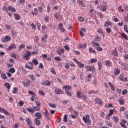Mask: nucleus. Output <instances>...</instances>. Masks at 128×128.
<instances>
[{
    "label": "nucleus",
    "instance_id": "de8ad7c7",
    "mask_svg": "<svg viewBox=\"0 0 128 128\" xmlns=\"http://www.w3.org/2000/svg\"><path fill=\"white\" fill-rule=\"evenodd\" d=\"M92 44H93V46L94 48H96V46H97V48L98 46H100V44L99 43H94V42H92Z\"/></svg>",
    "mask_w": 128,
    "mask_h": 128
},
{
    "label": "nucleus",
    "instance_id": "a878e982",
    "mask_svg": "<svg viewBox=\"0 0 128 128\" xmlns=\"http://www.w3.org/2000/svg\"><path fill=\"white\" fill-rule=\"evenodd\" d=\"M42 30L43 34H46V32L48 30V27L46 25H44L42 26Z\"/></svg>",
    "mask_w": 128,
    "mask_h": 128
},
{
    "label": "nucleus",
    "instance_id": "9d476101",
    "mask_svg": "<svg viewBox=\"0 0 128 128\" xmlns=\"http://www.w3.org/2000/svg\"><path fill=\"white\" fill-rule=\"evenodd\" d=\"M54 16L57 20H62V16L60 14H54Z\"/></svg>",
    "mask_w": 128,
    "mask_h": 128
},
{
    "label": "nucleus",
    "instance_id": "473e14b6",
    "mask_svg": "<svg viewBox=\"0 0 128 128\" xmlns=\"http://www.w3.org/2000/svg\"><path fill=\"white\" fill-rule=\"evenodd\" d=\"M18 93V88H15L12 92V94H17Z\"/></svg>",
    "mask_w": 128,
    "mask_h": 128
},
{
    "label": "nucleus",
    "instance_id": "f257e3e1",
    "mask_svg": "<svg viewBox=\"0 0 128 128\" xmlns=\"http://www.w3.org/2000/svg\"><path fill=\"white\" fill-rule=\"evenodd\" d=\"M83 120L85 124H88L89 126H92V120H90V116L87 114L83 117Z\"/></svg>",
    "mask_w": 128,
    "mask_h": 128
},
{
    "label": "nucleus",
    "instance_id": "72a5a7b5",
    "mask_svg": "<svg viewBox=\"0 0 128 128\" xmlns=\"http://www.w3.org/2000/svg\"><path fill=\"white\" fill-rule=\"evenodd\" d=\"M98 34H102L103 36V38H105L106 36L104 35V33L102 30L98 29Z\"/></svg>",
    "mask_w": 128,
    "mask_h": 128
},
{
    "label": "nucleus",
    "instance_id": "bb28decb",
    "mask_svg": "<svg viewBox=\"0 0 128 128\" xmlns=\"http://www.w3.org/2000/svg\"><path fill=\"white\" fill-rule=\"evenodd\" d=\"M114 76H118V74H120V70L118 68H116L114 70Z\"/></svg>",
    "mask_w": 128,
    "mask_h": 128
},
{
    "label": "nucleus",
    "instance_id": "c85d7f7f",
    "mask_svg": "<svg viewBox=\"0 0 128 128\" xmlns=\"http://www.w3.org/2000/svg\"><path fill=\"white\" fill-rule=\"evenodd\" d=\"M106 10H108V8H106V6H101L100 10L102 12H106Z\"/></svg>",
    "mask_w": 128,
    "mask_h": 128
},
{
    "label": "nucleus",
    "instance_id": "dca6fc26",
    "mask_svg": "<svg viewBox=\"0 0 128 128\" xmlns=\"http://www.w3.org/2000/svg\"><path fill=\"white\" fill-rule=\"evenodd\" d=\"M8 10H10V12H16V8H14L12 6H10L8 8Z\"/></svg>",
    "mask_w": 128,
    "mask_h": 128
},
{
    "label": "nucleus",
    "instance_id": "603ef678",
    "mask_svg": "<svg viewBox=\"0 0 128 128\" xmlns=\"http://www.w3.org/2000/svg\"><path fill=\"white\" fill-rule=\"evenodd\" d=\"M113 118L116 124H118V122H120V119H118V118L117 117H113Z\"/></svg>",
    "mask_w": 128,
    "mask_h": 128
},
{
    "label": "nucleus",
    "instance_id": "6e6552de",
    "mask_svg": "<svg viewBox=\"0 0 128 128\" xmlns=\"http://www.w3.org/2000/svg\"><path fill=\"white\" fill-rule=\"evenodd\" d=\"M118 102L120 103V106H124L126 104V101L124 100V97H120V98L118 100Z\"/></svg>",
    "mask_w": 128,
    "mask_h": 128
},
{
    "label": "nucleus",
    "instance_id": "2f4dec72",
    "mask_svg": "<svg viewBox=\"0 0 128 128\" xmlns=\"http://www.w3.org/2000/svg\"><path fill=\"white\" fill-rule=\"evenodd\" d=\"M4 86L6 88H8V90H10V88H11L10 84L8 83H5Z\"/></svg>",
    "mask_w": 128,
    "mask_h": 128
},
{
    "label": "nucleus",
    "instance_id": "f704fd0d",
    "mask_svg": "<svg viewBox=\"0 0 128 128\" xmlns=\"http://www.w3.org/2000/svg\"><path fill=\"white\" fill-rule=\"evenodd\" d=\"M80 48H86V46H88V44H84L83 45H79Z\"/></svg>",
    "mask_w": 128,
    "mask_h": 128
},
{
    "label": "nucleus",
    "instance_id": "c756f323",
    "mask_svg": "<svg viewBox=\"0 0 128 128\" xmlns=\"http://www.w3.org/2000/svg\"><path fill=\"white\" fill-rule=\"evenodd\" d=\"M32 62L34 64V66H38V64H39L38 60L36 59H34L32 60Z\"/></svg>",
    "mask_w": 128,
    "mask_h": 128
},
{
    "label": "nucleus",
    "instance_id": "49530a36",
    "mask_svg": "<svg viewBox=\"0 0 128 128\" xmlns=\"http://www.w3.org/2000/svg\"><path fill=\"white\" fill-rule=\"evenodd\" d=\"M91 64H96V62H98V60L97 59H92L90 60Z\"/></svg>",
    "mask_w": 128,
    "mask_h": 128
},
{
    "label": "nucleus",
    "instance_id": "ddd939ff",
    "mask_svg": "<svg viewBox=\"0 0 128 128\" xmlns=\"http://www.w3.org/2000/svg\"><path fill=\"white\" fill-rule=\"evenodd\" d=\"M29 64L32 66V67L28 66V65L26 64V68H28V70H34V64L32 62H30Z\"/></svg>",
    "mask_w": 128,
    "mask_h": 128
},
{
    "label": "nucleus",
    "instance_id": "052dcab7",
    "mask_svg": "<svg viewBox=\"0 0 128 128\" xmlns=\"http://www.w3.org/2000/svg\"><path fill=\"white\" fill-rule=\"evenodd\" d=\"M96 50H98V52H102L104 50V49H102V48H100V47H96Z\"/></svg>",
    "mask_w": 128,
    "mask_h": 128
},
{
    "label": "nucleus",
    "instance_id": "5fc2aeb1",
    "mask_svg": "<svg viewBox=\"0 0 128 128\" xmlns=\"http://www.w3.org/2000/svg\"><path fill=\"white\" fill-rule=\"evenodd\" d=\"M7 64H8V68H12V66H14V64L10 63V62H8Z\"/></svg>",
    "mask_w": 128,
    "mask_h": 128
},
{
    "label": "nucleus",
    "instance_id": "9b49d317",
    "mask_svg": "<svg viewBox=\"0 0 128 128\" xmlns=\"http://www.w3.org/2000/svg\"><path fill=\"white\" fill-rule=\"evenodd\" d=\"M35 116H36L38 120H42V114L40 112H37L36 114H35Z\"/></svg>",
    "mask_w": 128,
    "mask_h": 128
},
{
    "label": "nucleus",
    "instance_id": "5701e85b",
    "mask_svg": "<svg viewBox=\"0 0 128 128\" xmlns=\"http://www.w3.org/2000/svg\"><path fill=\"white\" fill-rule=\"evenodd\" d=\"M44 114L45 115V116H46L47 120H50V113H48V112L46 111L44 113Z\"/></svg>",
    "mask_w": 128,
    "mask_h": 128
},
{
    "label": "nucleus",
    "instance_id": "13d9d810",
    "mask_svg": "<svg viewBox=\"0 0 128 128\" xmlns=\"http://www.w3.org/2000/svg\"><path fill=\"white\" fill-rule=\"evenodd\" d=\"M78 66L79 68H84V64H82V62H80V64H78Z\"/></svg>",
    "mask_w": 128,
    "mask_h": 128
},
{
    "label": "nucleus",
    "instance_id": "4d7b16f0",
    "mask_svg": "<svg viewBox=\"0 0 128 128\" xmlns=\"http://www.w3.org/2000/svg\"><path fill=\"white\" fill-rule=\"evenodd\" d=\"M40 68L44 70V64L42 63L40 64Z\"/></svg>",
    "mask_w": 128,
    "mask_h": 128
},
{
    "label": "nucleus",
    "instance_id": "f3484780",
    "mask_svg": "<svg viewBox=\"0 0 128 128\" xmlns=\"http://www.w3.org/2000/svg\"><path fill=\"white\" fill-rule=\"evenodd\" d=\"M58 56H62V54H64V49L62 48L58 50Z\"/></svg>",
    "mask_w": 128,
    "mask_h": 128
},
{
    "label": "nucleus",
    "instance_id": "6ab92c4d",
    "mask_svg": "<svg viewBox=\"0 0 128 128\" xmlns=\"http://www.w3.org/2000/svg\"><path fill=\"white\" fill-rule=\"evenodd\" d=\"M76 98H78L82 99L84 98V95L82 94V92H78Z\"/></svg>",
    "mask_w": 128,
    "mask_h": 128
},
{
    "label": "nucleus",
    "instance_id": "4c0bfd02",
    "mask_svg": "<svg viewBox=\"0 0 128 128\" xmlns=\"http://www.w3.org/2000/svg\"><path fill=\"white\" fill-rule=\"evenodd\" d=\"M118 12H124V10L122 8V6H120L118 8Z\"/></svg>",
    "mask_w": 128,
    "mask_h": 128
},
{
    "label": "nucleus",
    "instance_id": "20e7f679",
    "mask_svg": "<svg viewBox=\"0 0 128 128\" xmlns=\"http://www.w3.org/2000/svg\"><path fill=\"white\" fill-rule=\"evenodd\" d=\"M32 56V52H28L24 56V58L26 60H30V56Z\"/></svg>",
    "mask_w": 128,
    "mask_h": 128
},
{
    "label": "nucleus",
    "instance_id": "4468645a",
    "mask_svg": "<svg viewBox=\"0 0 128 128\" xmlns=\"http://www.w3.org/2000/svg\"><path fill=\"white\" fill-rule=\"evenodd\" d=\"M30 84H32L30 80H27L24 82V86L26 88H28V86H30Z\"/></svg>",
    "mask_w": 128,
    "mask_h": 128
},
{
    "label": "nucleus",
    "instance_id": "1a4fd4ad",
    "mask_svg": "<svg viewBox=\"0 0 128 128\" xmlns=\"http://www.w3.org/2000/svg\"><path fill=\"white\" fill-rule=\"evenodd\" d=\"M95 102L97 104H100V106H102L104 104V102H102V100L100 98H96Z\"/></svg>",
    "mask_w": 128,
    "mask_h": 128
},
{
    "label": "nucleus",
    "instance_id": "4be33fe9",
    "mask_svg": "<svg viewBox=\"0 0 128 128\" xmlns=\"http://www.w3.org/2000/svg\"><path fill=\"white\" fill-rule=\"evenodd\" d=\"M55 92L56 94H64V92H62L60 89H56L55 90Z\"/></svg>",
    "mask_w": 128,
    "mask_h": 128
},
{
    "label": "nucleus",
    "instance_id": "09e8293b",
    "mask_svg": "<svg viewBox=\"0 0 128 128\" xmlns=\"http://www.w3.org/2000/svg\"><path fill=\"white\" fill-rule=\"evenodd\" d=\"M128 90H124L122 92V94L123 96H126V94H128Z\"/></svg>",
    "mask_w": 128,
    "mask_h": 128
},
{
    "label": "nucleus",
    "instance_id": "412c9836",
    "mask_svg": "<svg viewBox=\"0 0 128 128\" xmlns=\"http://www.w3.org/2000/svg\"><path fill=\"white\" fill-rule=\"evenodd\" d=\"M26 122L28 126H30V128L32 126V120H30V119L29 118H26Z\"/></svg>",
    "mask_w": 128,
    "mask_h": 128
},
{
    "label": "nucleus",
    "instance_id": "393cba45",
    "mask_svg": "<svg viewBox=\"0 0 128 128\" xmlns=\"http://www.w3.org/2000/svg\"><path fill=\"white\" fill-rule=\"evenodd\" d=\"M27 110L28 112H30V114H34V112H36V110H34V109L32 108H27Z\"/></svg>",
    "mask_w": 128,
    "mask_h": 128
},
{
    "label": "nucleus",
    "instance_id": "6e6d98bb",
    "mask_svg": "<svg viewBox=\"0 0 128 128\" xmlns=\"http://www.w3.org/2000/svg\"><path fill=\"white\" fill-rule=\"evenodd\" d=\"M54 60L56 62H62V58H60V57H55Z\"/></svg>",
    "mask_w": 128,
    "mask_h": 128
},
{
    "label": "nucleus",
    "instance_id": "7c9ffc66",
    "mask_svg": "<svg viewBox=\"0 0 128 128\" xmlns=\"http://www.w3.org/2000/svg\"><path fill=\"white\" fill-rule=\"evenodd\" d=\"M112 54H114V56H116V58L118 56V50H116V48L114 50V52H112Z\"/></svg>",
    "mask_w": 128,
    "mask_h": 128
},
{
    "label": "nucleus",
    "instance_id": "e2e57ef3",
    "mask_svg": "<svg viewBox=\"0 0 128 128\" xmlns=\"http://www.w3.org/2000/svg\"><path fill=\"white\" fill-rule=\"evenodd\" d=\"M124 30L127 34H128V26L125 25L124 27Z\"/></svg>",
    "mask_w": 128,
    "mask_h": 128
},
{
    "label": "nucleus",
    "instance_id": "774afa93",
    "mask_svg": "<svg viewBox=\"0 0 128 128\" xmlns=\"http://www.w3.org/2000/svg\"><path fill=\"white\" fill-rule=\"evenodd\" d=\"M106 30L108 34H110V32H112V29L110 28H107L106 29Z\"/></svg>",
    "mask_w": 128,
    "mask_h": 128
},
{
    "label": "nucleus",
    "instance_id": "69168bd1",
    "mask_svg": "<svg viewBox=\"0 0 128 128\" xmlns=\"http://www.w3.org/2000/svg\"><path fill=\"white\" fill-rule=\"evenodd\" d=\"M100 40H101L100 38V37H98V36H96V42H100Z\"/></svg>",
    "mask_w": 128,
    "mask_h": 128
},
{
    "label": "nucleus",
    "instance_id": "39448f33",
    "mask_svg": "<svg viewBox=\"0 0 128 128\" xmlns=\"http://www.w3.org/2000/svg\"><path fill=\"white\" fill-rule=\"evenodd\" d=\"M0 112H2V114H6V116H10V113L8 110H5L4 108H3L2 107H0Z\"/></svg>",
    "mask_w": 128,
    "mask_h": 128
},
{
    "label": "nucleus",
    "instance_id": "0eeeda50",
    "mask_svg": "<svg viewBox=\"0 0 128 128\" xmlns=\"http://www.w3.org/2000/svg\"><path fill=\"white\" fill-rule=\"evenodd\" d=\"M16 50V44H11L9 48H7V50Z\"/></svg>",
    "mask_w": 128,
    "mask_h": 128
},
{
    "label": "nucleus",
    "instance_id": "bf43d9fd",
    "mask_svg": "<svg viewBox=\"0 0 128 128\" xmlns=\"http://www.w3.org/2000/svg\"><path fill=\"white\" fill-rule=\"evenodd\" d=\"M98 70H102V63H100V62H98Z\"/></svg>",
    "mask_w": 128,
    "mask_h": 128
},
{
    "label": "nucleus",
    "instance_id": "864d4df0",
    "mask_svg": "<svg viewBox=\"0 0 128 128\" xmlns=\"http://www.w3.org/2000/svg\"><path fill=\"white\" fill-rule=\"evenodd\" d=\"M50 71H51V72H52L53 74H54V76H56V70H54V68H51Z\"/></svg>",
    "mask_w": 128,
    "mask_h": 128
},
{
    "label": "nucleus",
    "instance_id": "a19ab883",
    "mask_svg": "<svg viewBox=\"0 0 128 128\" xmlns=\"http://www.w3.org/2000/svg\"><path fill=\"white\" fill-rule=\"evenodd\" d=\"M49 106L50 108H56V106L54 104H49Z\"/></svg>",
    "mask_w": 128,
    "mask_h": 128
},
{
    "label": "nucleus",
    "instance_id": "8fccbe9b",
    "mask_svg": "<svg viewBox=\"0 0 128 128\" xmlns=\"http://www.w3.org/2000/svg\"><path fill=\"white\" fill-rule=\"evenodd\" d=\"M39 94H40V96H46V94H44V90H40L39 91Z\"/></svg>",
    "mask_w": 128,
    "mask_h": 128
},
{
    "label": "nucleus",
    "instance_id": "423d86ee",
    "mask_svg": "<svg viewBox=\"0 0 128 128\" xmlns=\"http://www.w3.org/2000/svg\"><path fill=\"white\" fill-rule=\"evenodd\" d=\"M86 68L87 72H94V69L96 68L94 66H86Z\"/></svg>",
    "mask_w": 128,
    "mask_h": 128
},
{
    "label": "nucleus",
    "instance_id": "79ce46f5",
    "mask_svg": "<svg viewBox=\"0 0 128 128\" xmlns=\"http://www.w3.org/2000/svg\"><path fill=\"white\" fill-rule=\"evenodd\" d=\"M9 72L11 74H14L16 72V69L14 68H12L10 70Z\"/></svg>",
    "mask_w": 128,
    "mask_h": 128
},
{
    "label": "nucleus",
    "instance_id": "c03bdc74",
    "mask_svg": "<svg viewBox=\"0 0 128 128\" xmlns=\"http://www.w3.org/2000/svg\"><path fill=\"white\" fill-rule=\"evenodd\" d=\"M89 50L91 54H96V50H94V48H89Z\"/></svg>",
    "mask_w": 128,
    "mask_h": 128
},
{
    "label": "nucleus",
    "instance_id": "a18cd8bd",
    "mask_svg": "<svg viewBox=\"0 0 128 128\" xmlns=\"http://www.w3.org/2000/svg\"><path fill=\"white\" fill-rule=\"evenodd\" d=\"M98 94V92L92 90L88 92V94Z\"/></svg>",
    "mask_w": 128,
    "mask_h": 128
},
{
    "label": "nucleus",
    "instance_id": "7ed1b4c3",
    "mask_svg": "<svg viewBox=\"0 0 128 128\" xmlns=\"http://www.w3.org/2000/svg\"><path fill=\"white\" fill-rule=\"evenodd\" d=\"M2 42H8L12 40V38L10 36H6V37L2 38Z\"/></svg>",
    "mask_w": 128,
    "mask_h": 128
},
{
    "label": "nucleus",
    "instance_id": "a211bd4d",
    "mask_svg": "<svg viewBox=\"0 0 128 128\" xmlns=\"http://www.w3.org/2000/svg\"><path fill=\"white\" fill-rule=\"evenodd\" d=\"M42 84L45 86H52V82L48 80H47L46 82L42 83Z\"/></svg>",
    "mask_w": 128,
    "mask_h": 128
},
{
    "label": "nucleus",
    "instance_id": "ea45409f",
    "mask_svg": "<svg viewBox=\"0 0 128 128\" xmlns=\"http://www.w3.org/2000/svg\"><path fill=\"white\" fill-rule=\"evenodd\" d=\"M78 2L82 6V8H85L86 6L84 5V2H82V1H80L79 2Z\"/></svg>",
    "mask_w": 128,
    "mask_h": 128
},
{
    "label": "nucleus",
    "instance_id": "680f3d73",
    "mask_svg": "<svg viewBox=\"0 0 128 128\" xmlns=\"http://www.w3.org/2000/svg\"><path fill=\"white\" fill-rule=\"evenodd\" d=\"M88 82H90L92 80V76L91 74H89L88 76Z\"/></svg>",
    "mask_w": 128,
    "mask_h": 128
},
{
    "label": "nucleus",
    "instance_id": "0e129e2a",
    "mask_svg": "<svg viewBox=\"0 0 128 128\" xmlns=\"http://www.w3.org/2000/svg\"><path fill=\"white\" fill-rule=\"evenodd\" d=\"M110 64H112V62L110 61L106 62V66H110Z\"/></svg>",
    "mask_w": 128,
    "mask_h": 128
},
{
    "label": "nucleus",
    "instance_id": "f8f14e48",
    "mask_svg": "<svg viewBox=\"0 0 128 128\" xmlns=\"http://www.w3.org/2000/svg\"><path fill=\"white\" fill-rule=\"evenodd\" d=\"M34 122L36 126H40V124H42V122H40V119L35 118Z\"/></svg>",
    "mask_w": 128,
    "mask_h": 128
},
{
    "label": "nucleus",
    "instance_id": "b1692460",
    "mask_svg": "<svg viewBox=\"0 0 128 128\" xmlns=\"http://www.w3.org/2000/svg\"><path fill=\"white\" fill-rule=\"evenodd\" d=\"M14 16L15 18V20H20V16L18 14H14Z\"/></svg>",
    "mask_w": 128,
    "mask_h": 128
},
{
    "label": "nucleus",
    "instance_id": "2eb2a0df",
    "mask_svg": "<svg viewBox=\"0 0 128 128\" xmlns=\"http://www.w3.org/2000/svg\"><path fill=\"white\" fill-rule=\"evenodd\" d=\"M48 34H45L44 36L42 38V41L43 42H44V44H46V42H48Z\"/></svg>",
    "mask_w": 128,
    "mask_h": 128
},
{
    "label": "nucleus",
    "instance_id": "c9c22d12",
    "mask_svg": "<svg viewBox=\"0 0 128 128\" xmlns=\"http://www.w3.org/2000/svg\"><path fill=\"white\" fill-rule=\"evenodd\" d=\"M62 88H64V90H66V88L67 90H72V86H64Z\"/></svg>",
    "mask_w": 128,
    "mask_h": 128
},
{
    "label": "nucleus",
    "instance_id": "338daca9",
    "mask_svg": "<svg viewBox=\"0 0 128 128\" xmlns=\"http://www.w3.org/2000/svg\"><path fill=\"white\" fill-rule=\"evenodd\" d=\"M65 68H66V70H70V64H66Z\"/></svg>",
    "mask_w": 128,
    "mask_h": 128
},
{
    "label": "nucleus",
    "instance_id": "3c124183",
    "mask_svg": "<svg viewBox=\"0 0 128 128\" xmlns=\"http://www.w3.org/2000/svg\"><path fill=\"white\" fill-rule=\"evenodd\" d=\"M68 115H66V114L65 116H64V122H68Z\"/></svg>",
    "mask_w": 128,
    "mask_h": 128
},
{
    "label": "nucleus",
    "instance_id": "58836bf2",
    "mask_svg": "<svg viewBox=\"0 0 128 128\" xmlns=\"http://www.w3.org/2000/svg\"><path fill=\"white\" fill-rule=\"evenodd\" d=\"M26 48V45L24 44H22L19 47L20 50H22L23 48Z\"/></svg>",
    "mask_w": 128,
    "mask_h": 128
},
{
    "label": "nucleus",
    "instance_id": "f03ea898",
    "mask_svg": "<svg viewBox=\"0 0 128 128\" xmlns=\"http://www.w3.org/2000/svg\"><path fill=\"white\" fill-rule=\"evenodd\" d=\"M35 104L36 106L34 108V110L36 112H40V106H42V104L38 101H36Z\"/></svg>",
    "mask_w": 128,
    "mask_h": 128
},
{
    "label": "nucleus",
    "instance_id": "cd10ccee",
    "mask_svg": "<svg viewBox=\"0 0 128 128\" xmlns=\"http://www.w3.org/2000/svg\"><path fill=\"white\" fill-rule=\"evenodd\" d=\"M1 77L3 80H6L8 78V76H6V73H3L1 75Z\"/></svg>",
    "mask_w": 128,
    "mask_h": 128
},
{
    "label": "nucleus",
    "instance_id": "e433bc0d",
    "mask_svg": "<svg viewBox=\"0 0 128 128\" xmlns=\"http://www.w3.org/2000/svg\"><path fill=\"white\" fill-rule=\"evenodd\" d=\"M124 74H121L119 78V79L120 80H121V82H124Z\"/></svg>",
    "mask_w": 128,
    "mask_h": 128
},
{
    "label": "nucleus",
    "instance_id": "37998d69",
    "mask_svg": "<svg viewBox=\"0 0 128 128\" xmlns=\"http://www.w3.org/2000/svg\"><path fill=\"white\" fill-rule=\"evenodd\" d=\"M66 94H68V96H72V92H70V90H66Z\"/></svg>",
    "mask_w": 128,
    "mask_h": 128
},
{
    "label": "nucleus",
    "instance_id": "aec40b11",
    "mask_svg": "<svg viewBox=\"0 0 128 128\" xmlns=\"http://www.w3.org/2000/svg\"><path fill=\"white\" fill-rule=\"evenodd\" d=\"M109 26H112V23L110 21H107L105 22L104 26L105 28H108Z\"/></svg>",
    "mask_w": 128,
    "mask_h": 128
}]
</instances>
